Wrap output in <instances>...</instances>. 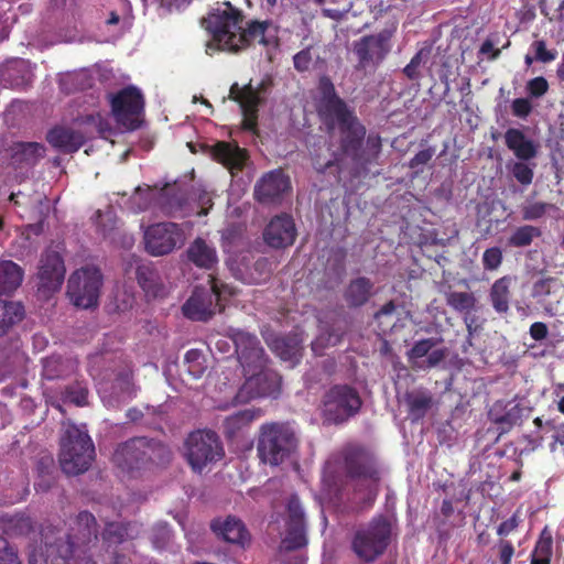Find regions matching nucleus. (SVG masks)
I'll use <instances>...</instances> for the list:
<instances>
[{
  "label": "nucleus",
  "mask_w": 564,
  "mask_h": 564,
  "mask_svg": "<svg viewBox=\"0 0 564 564\" xmlns=\"http://www.w3.org/2000/svg\"><path fill=\"white\" fill-rule=\"evenodd\" d=\"M242 13L224 2L214 9L203 24L213 34V41L206 45V53L212 55L215 51H228L237 53L252 43H259L268 48L278 45L275 35L268 34L270 24L268 22H252L247 29L241 28Z\"/></svg>",
  "instance_id": "f257e3e1"
},
{
  "label": "nucleus",
  "mask_w": 564,
  "mask_h": 564,
  "mask_svg": "<svg viewBox=\"0 0 564 564\" xmlns=\"http://www.w3.org/2000/svg\"><path fill=\"white\" fill-rule=\"evenodd\" d=\"M73 533L56 535L55 531L46 528L41 532L44 540L45 552L42 546L29 544L28 562L29 564H48L51 560H61L63 564H97L91 557H79L77 553L82 545H86L98 538L97 522L93 513L82 511L75 519Z\"/></svg>",
  "instance_id": "f03ea898"
},
{
  "label": "nucleus",
  "mask_w": 564,
  "mask_h": 564,
  "mask_svg": "<svg viewBox=\"0 0 564 564\" xmlns=\"http://www.w3.org/2000/svg\"><path fill=\"white\" fill-rule=\"evenodd\" d=\"M340 132V158L337 154L327 161H322L319 156L313 159V166L318 173L336 167L338 174L341 171L344 159H349L352 163L355 174L367 172L368 166L376 163L381 152V139L377 134H369L367 139L366 129L359 122H352L351 126L343 128Z\"/></svg>",
  "instance_id": "7ed1b4c3"
},
{
  "label": "nucleus",
  "mask_w": 564,
  "mask_h": 564,
  "mask_svg": "<svg viewBox=\"0 0 564 564\" xmlns=\"http://www.w3.org/2000/svg\"><path fill=\"white\" fill-rule=\"evenodd\" d=\"M173 457L171 448L155 438L133 437L118 445L113 453L115 464L123 471L165 467Z\"/></svg>",
  "instance_id": "20e7f679"
},
{
  "label": "nucleus",
  "mask_w": 564,
  "mask_h": 564,
  "mask_svg": "<svg viewBox=\"0 0 564 564\" xmlns=\"http://www.w3.org/2000/svg\"><path fill=\"white\" fill-rule=\"evenodd\" d=\"M95 458V446L86 426L72 423L63 425L59 437L58 462L66 475L76 476L87 471Z\"/></svg>",
  "instance_id": "39448f33"
},
{
  "label": "nucleus",
  "mask_w": 564,
  "mask_h": 564,
  "mask_svg": "<svg viewBox=\"0 0 564 564\" xmlns=\"http://www.w3.org/2000/svg\"><path fill=\"white\" fill-rule=\"evenodd\" d=\"M297 437L294 430L285 423L263 424L257 445L260 460L271 466H279L296 452Z\"/></svg>",
  "instance_id": "423d86ee"
},
{
  "label": "nucleus",
  "mask_w": 564,
  "mask_h": 564,
  "mask_svg": "<svg viewBox=\"0 0 564 564\" xmlns=\"http://www.w3.org/2000/svg\"><path fill=\"white\" fill-rule=\"evenodd\" d=\"M391 536V521L384 516H378L355 532L351 550L360 561L372 563L386 552Z\"/></svg>",
  "instance_id": "0eeeda50"
},
{
  "label": "nucleus",
  "mask_w": 564,
  "mask_h": 564,
  "mask_svg": "<svg viewBox=\"0 0 564 564\" xmlns=\"http://www.w3.org/2000/svg\"><path fill=\"white\" fill-rule=\"evenodd\" d=\"M347 480L351 481L359 490L369 494L388 490L384 471L376 458L361 448L349 451L345 456Z\"/></svg>",
  "instance_id": "6e6552de"
},
{
  "label": "nucleus",
  "mask_w": 564,
  "mask_h": 564,
  "mask_svg": "<svg viewBox=\"0 0 564 564\" xmlns=\"http://www.w3.org/2000/svg\"><path fill=\"white\" fill-rule=\"evenodd\" d=\"M184 456L194 471L202 473L223 459L225 451L217 433L212 430H197L186 437Z\"/></svg>",
  "instance_id": "1a4fd4ad"
},
{
  "label": "nucleus",
  "mask_w": 564,
  "mask_h": 564,
  "mask_svg": "<svg viewBox=\"0 0 564 564\" xmlns=\"http://www.w3.org/2000/svg\"><path fill=\"white\" fill-rule=\"evenodd\" d=\"M391 51V33L381 31L365 35L352 43L351 52L356 58L355 70L365 75L373 73Z\"/></svg>",
  "instance_id": "9d476101"
},
{
  "label": "nucleus",
  "mask_w": 564,
  "mask_h": 564,
  "mask_svg": "<svg viewBox=\"0 0 564 564\" xmlns=\"http://www.w3.org/2000/svg\"><path fill=\"white\" fill-rule=\"evenodd\" d=\"M102 274L93 265L83 267L73 272L67 282V295L70 302L82 308H90L97 305Z\"/></svg>",
  "instance_id": "9b49d317"
},
{
  "label": "nucleus",
  "mask_w": 564,
  "mask_h": 564,
  "mask_svg": "<svg viewBox=\"0 0 564 564\" xmlns=\"http://www.w3.org/2000/svg\"><path fill=\"white\" fill-rule=\"evenodd\" d=\"M228 334L235 344L236 354L245 376L250 371L263 370L267 367L268 356L256 335L235 328H230Z\"/></svg>",
  "instance_id": "f8f14e48"
},
{
  "label": "nucleus",
  "mask_w": 564,
  "mask_h": 564,
  "mask_svg": "<svg viewBox=\"0 0 564 564\" xmlns=\"http://www.w3.org/2000/svg\"><path fill=\"white\" fill-rule=\"evenodd\" d=\"M144 100L135 87H127L111 97V110L116 121L126 130H135L141 124Z\"/></svg>",
  "instance_id": "ddd939ff"
},
{
  "label": "nucleus",
  "mask_w": 564,
  "mask_h": 564,
  "mask_svg": "<svg viewBox=\"0 0 564 564\" xmlns=\"http://www.w3.org/2000/svg\"><path fill=\"white\" fill-rule=\"evenodd\" d=\"M361 406L358 392L348 386H336L325 395L324 414L327 420L340 423L355 415Z\"/></svg>",
  "instance_id": "4468645a"
},
{
  "label": "nucleus",
  "mask_w": 564,
  "mask_h": 564,
  "mask_svg": "<svg viewBox=\"0 0 564 564\" xmlns=\"http://www.w3.org/2000/svg\"><path fill=\"white\" fill-rule=\"evenodd\" d=\"M183 229L175 223H159L144 231L145 250L155 257L165 256L184 243Z\"/></svg>",
  "instance_id": "2eb2a0df"
},
{
  "label": "nucleus",
  "mask_w": 564,
  "mask_h": 564,
  "mask_svg": "<svg viewBox=\"0 0 564 564\" xmlns=\"http://www.w3.org/2000/svg\"><path fill=\"white\" fill-rule=\"evenodd\" d=\"M209 288L197 286L183 305V313L194 321H207L217 311H221V292L215 279L209 280Z\"/></svg>",
  "instance_id": "dca6fc26"
},
{
  "label": "nucleus",
  "mask_w": 564,
  "mask_h": 564,
  "mask_svg": "<svg viewBox=\"0 0 564 564\" xmlns=\"http://www.w3.org/2000/svg\"><path fill=\"white\" fill-rule=\"evenodd\" d=\"M280 386L281 377L267 367L263 370L250 371L235 397L236 403H247L260 397H275Z\"/></svg>",
  "instance_id": "f3484780"
},
{
  "label": "nucleus",
  "mask_w": 564,
  "mask_h": 564,
  "mask_svg": "<svg viewBox=\"0 0 564 564\" xmlns=\"http://www.w3.org/2000/svg\"><path fill=\"white\" fill-rule=\"evenodd\" d=\"M65 276L64 261L56 251L42 254L36 274V291L41 297H50L57 292Z\"/></svg>",
  "instance_id": "a211bd4d"
},
{
  "label": "nucleus",
  "mask_w": 564,
  "mask_h": 564,
  "mask_svg": "<svg viewBox=\"0 0 564 564\" xmlns=\"http://www.w3.org/2000/svg\"><path fill=\"white\" fill-rule=\"evenodd\" d=\"M469 498L470 496H449L443 500L441 510L434 518L440 539H447L453 529L465 523V509L469 503Z\"/></svg>",
  "instance_id": "6ab92c4d"
},
{
  "label": "nucleus",
  "mask_w": 564,
  "mask_h": 564,
  "mask_svg": "<svg viewBox=\"0 0 564 564\" xmlns=\"http://www.w3.org/2000/svg\"><path fill=\"white\" fill-rule=\"evenodd\" d=\"M307 545L304 510L297 496H291L288 502L286 534L280 546L283 550H299Z\"/></svg>",
  "instance_id": "aec40b11"
},
{
  "label": "nucleus",
  "mask_w": 564,
  "mask_h": 564,
  "mask_svg": "<svg viewBox=\"0 0 564 564\" xmlns=\"http://www.w3.org/2000/svg\"><path fill=\"white\" fill-rule=\"evenodd\" d=\"M442 341V338H425L416 341L408 351V358L412 367L426 369L440 365L447 356V348H433Z\"/></svg>",
  "instance_id": "412c9836"
},
{
  "label": "nucleus",
  "mask_w": 564,
  "mask_h": 564,
  "mask_svg": "<svg viewBox=\"0 0 564 564\" xmlns=\"http://www.w3.org/2000/svg\"><path fill=\"white\" fill-rule=\"evenodd\" d=\"M290 188L289 177L275 170L263 175L254 186V196L262 204H273Z\"/></svg>",
  "instance_id": "4be33fe9"
},
{
  "label": "nucleus",
  "mask_w": 564,
  "mask_h": 564,
  "mask_svg": "<svg viewBox=\"0 0 564 564\" xmlns=\"http://www.w3.org/2000/svg\"><path fill=\"white\" fill-rule=\"evenodd\" d=\"M265 242L272 248L291 246L296 237V229L292 217L276 216L267 226L263 234Z\"/></svg>",
  "instance_id": "5701e85b"
},
{
  "label": "nucleus",
  "mask_w": 564,
  "mask_h": 564,
  "mask_svg": "<svg viewBox=\"0 0 564 564\" xmlns=\"http://www.w3.org/2000/svg\"><path fill=\"white\" fill-rule=\"evenodd\" d=\"M270 349L283 361L296 365L303 351V337L300 333H291L285 336H270L267 338Z\"/></svg>",
  "instance_id": "b1692460"
},
{
  "label": "nucleus",
  "mask_w": 564,
  "mask_h": 564,
  "mask_svg": "<svg viewBox=\"0 0 564 564\" xmlns=\"http://www.w3.org/2000/svg\"><path fill=\"white\" fill-rule=\"evenodd\" d=\"M505 143L518 160L532 161L539 154L540 144L525 135L519 128H509L505 132Z\"/></svg>",
  "instance_id": "393cba45"
},
{
  "label": "nucleus",
  "mask_w": 564,
  "mask_h": 564,
  "mask_svg": "<svg viewBox=\"0 0 564 564\" xmlns=\"http://www.w3.org/2000/svg\"><path fill=\"white\" fill-rule=\"evenodd\" d=\"M319 113L329 131L335 128L341 130L351 126L352 122L359 121L343 99L333 100L330 104H322Z\"/></svg>",
  "instance_id": "a878e982"
},
{
  "label": "nucleus",
  "mask_w": 564,
  "mask_h": 564,
  "mask_svg": "<svg viewBox=\"0 0 564 564\" xmlns=\"http://www.w3.org/2000/svg\"><path fill=\"white\" fill-rule=\"evenodd\" d=\"M11 164L15 167H31L45 156V147L37 142H18L10 147Z\"/></svg>",
  "instance_id": "bb28decb"
},
{
  "label": "nucleus",
  "mask_w": 564,
  "mask_h": 564,
  "mask_svg": "<svg viewBox=\"0 0 564 564\" xmlns=\"http://www.w3.org/2000/svg\"><path fill=\"white\" fill-rule=\"evenodd\" d=\"M325 54V47L310 45L293 56L294 68L299 73H305L311 69L324 73L327 68V58Z\"/></svg>",
  "instance_id": "cd10ccee"
},
{
  "label": "nucleus",
  "mask_w": 564,
  "mask_h": 564,
  "mask_svg": "<svg viewBox=\"0 0 564 564\" xmlns=\"http://www.w3.org/2000/svg\"><path fill=\"white\" fill-rule=\"evenodd\" d=\"M46 139L52 147L65 153L76 152L86 140L85 135L80 131L68 127L53 128L47 133Z\"/></svg>",
  "instance_id": "c85d7f7f"
},
{
  "label": "nucleus",
  "mask_w": 564,
  "mask_h": 564,
  "mask_svg": "<svg viewBox=\"0 0 564 564\" xmlns=\"http://www.w3.org/2000/svg\"><path fill=\"white\" fill-rule=\"evenodd\" d=\"M32 74L24 59H12L0 65V83L14 88L25 87L31 82Z\"/></svg>",
  "instance_id": "c756f323"
},
{
  "label": "nucleus",
  "mask_w": 564,
  "mask_h": 564,
  "mask_svg": "<svg viewBox=\"0 0 564 564\" xmlns=\"http://www.w3.org/2000/svg\"><path fill=\"white\" fill-rule=\"evenodd\" d=\"M373 282L366 276H358L350 280L344 291V300L349 307H360L365 305L375 294Z\"/></svg>",
  "instance_id": "7c9ffc66"
},
{
  "label": "nucleus",
  "mask_w": 564,
  "mask_h": 564,
  "mask_svg": "<svg viewBox=\"0 0 564 564\" xmlns=\"http://www.w3.org/2000/svg\"><path fill=\"white\" fill-rule=\"evenodd\" d=\"M403 402L406 405L410 419L412 421H419L431 410L434 400L429 390L420 388L408 391L403 395Z\"/></svg>",
  "instance_id": "2f4dec72"
},
{
  "label": "nucleus",
  "mask_w": 564,
  "mask_h": 564,
  "mask_svg": "<svg viewBox=\"0 0 564 564\" xmlns=\"http://www.w3.org/2000/svg\"><path fill=\"white\" fill-rule=\"evenodd\" d=\"M525 409L514 401H497L489 411V416L496 424L510 429L518 424Z\"/></svg>",
  "instance_id": "473e14b6"
},
{
  "label": "nucleus",
  "mask_w": 564,
  "mask_h": 564,
  "mask_svg": "<svg viewBox=\"0 0 564 564\" xmlns=\"http://www.w3.org/2000/svg\"><path fill=\"white\" fill-rule=\"evenodd\" d=\"M212 529L223 539L230 543L245 544L250 540L248 530L243 522L235 517H228L224 522L214 520Z\"/></svg>",
  "instance_id": "72a5a7b5"
},
{
  "label": "nucleus",
  "mask_w": 564,
  "mask_h": 564,
  "mask_svg": "<svg viewBox=\"0 0 564 564\" xmlns=\"http://www.w3.org/2000/svg\"><path fill=\"white\" fill-rule=\"evenodd\" d=\"M212 154L216 161L224 164L231 172L240 170L247 160V152L243 149L228 142H217Z\"/></svg>",
  "instance_id": "f704fd0d"
},
{
  "label": "nucleus",
  "mask_w": 564,
  "mask_h": 564,
  "mask_svg": "<svg viewBox=\"0 0 564 564\" xmlns=\"http://www.w3.org/2000/svg\"><path fill=\"white\" fill-rule=\"evenodd\" d=\"M186 252L188 260L203 269L210 270L218 262L215 247L203 238H196Z\"/></svg>",
  "instance_id": "c9c22d12"
},
{
  "label": "nucleus",
  "mask_w": 564,
  "mask_h": 564,
  "mask_svg": "<svg viewBox=\"0 0 564 564\" xmlns=\"http://www.w3.org/2000/svg\"><path fill=\"white\" fill-rule=\"evenodd\" d=\"M260 414V410L246 409L227 416L223 424L225 436L229 440L242 436Z\"/></svg>",
  "instance_id": "e433bc0d"
},
{
  "label": "nucleus",
  "mask_w": 564,
  "mask_h": 564,
  "mask_svg": "<svg viewBox=\"0 0 564 564\" xmlns=\"http://www.w3.org/2000/svg\"><path fill=\"white\" fill-rule=\"evenodd\" d=\"M240 102V107L245 115L243 127L247 130H253L256 126L257 111L259 105L262 102L258 89L253 88L251 84L243 88L239 96L235 97Z\"/></svg>",
  "instance_id": "4c0bfd02"
},
{
  "label": "nucleus",
  "mask_w": 564,
  "mask_h": 564,
  "mask_svg": "<svg viewBox=\"0 0 564 564\" xmlns=\"http://www.w3.org/2000/svg\"><path fill=\"white\" fill-rule=\"evenodd\" d=\"M139 285L149 296H163L164 285L159 272L150 263H141L135 271Z\"/></svg>",
  "instance_id": "58836bf2"
},
{
  "label": "nucleus",
  "mask_w": 564,
  "mask_h": 564,
  "mask_svg": "<svg viewBox=\"0 0 564 564\" xmlns=\"http://www.w3.org/2000/svg\"><path fill=\"white\" fill-rule=\"evenodd\" d=\"M513 278L502 276L494 282L490 288L489 299L494 310L499 314L509 312V302L511 299V285Z\"/></svg>",
  "instance_id": "ea45409f"
},
{
  "label": "nucleus",
  "mask_w": 564,
  "mask_h": 564,
  "mask_svg": "<svg viewBox=\"0 0 564 564\" xmlns=\"http://www.w3.org/2000/svg\"><path fill=\"white\" fill-rule=\"evenodd\" d=\"M76 370V362L70 358L53 355L43 360L42 376L47 380L69 376Z\"/></svg>",
  "instance_id": "a19ab883"
},
{
  "label": "nucleus",
  "mask_w": 564,
  "mask_h": 564,
  "mask_svg": "<svg viewBox=\"0 0 564 564\" xmlns=\"http://www.w3.org/2000/svg\"><path fill=\"white\" fill-rule=\"evenodd\" d=\"M23 270L11 260L0 261V294H10L22 283Z\"/></svg>",
  "instance_id": "79ce46f5"
},
{
  "label": "nucleus",
  "mask_w": 564,
  "mask_h": 564,
  "mask_svg": "<svg viewBox=\"0 0 564 564\" xmlns=\"http://www.w3.org/2000/svg\"><path fill=\"white\" fill-rule=\"evenodd\" d=\"M158 200L167 214L181 212L186 204V197L176 186H165L158 192Z\"/></svg>",
  "instance_id": "37998d69"
},
{
  "label": "nucleus",
  "mask_w": 564,
  "mask_h": 564,
  "mask_svg": "<svg viewBox=\"0 0 564 564\" xmlns=\"http://www.w3.org/2000/svg\"><path fill=\"white\" fill-rule=\"evenodd\" d=\"M23 317V307L17 302L0 300V337L20 322Z\"/></svg>",
  "instance_id": "c03bdc74"
},
{
  "label": "nucleus",
  "mask_w": 564,
  "mask_h": 564,
  "mask_svg": "<svg viewBox=\"0 0 564 564\" xmlns=\"http://www.w3.org/2000/svg\"><path fill=\"white\" fill-rule=\"evenodd\" d=\"M541 230L532 225H523L513 230L508 238V245L516 248L528 247L535 238L541 236Z\"/></svg>",
  "instance_id": "a18cd8bd"
},
{
  "label": "nucleus",
  "mask_w": 564,
  "mask_h": 564,
  "mask_svg": "<svg viewBox=\"0 0 564 564\" xmlns=\"http://www.w3.org/2000/svg\"><path fill=\"white\" fill-rule=\"evenodd\" d=\"M90 86V77L84 70L67 73L59 77V87L63 91L70 94Z\"/></svg>",
  "instance_id": "49530a36"
},
{
  "label": "nucleus",
  "mask_w": 564,
  "mask_h": 564,
  "mask_svg": "<svg viewBox=\"0 0 564 564\" xmlns=\"http://www.w3.org/2000/svg\"><path fill=\"white\" fill-rule=\"evenodd\" d=\"M130 523L122 522H110L107 523L106 528L102 531V539L105 542L109 544H120L126 541L128 538H131L129 534Z\"/></svg>",
  "instance_id": "de8ad7c7"
},
{
  "label": "nucleus",
  "mask_w": 564,
  "mask_h": 564,
  "mask_svg": "<svg viewBox=\"0 0 564 564\" xmlns=\"http://www.w3.org/2000/svg\"><path fill=\"white\" fill-rule=\"evenodd\" d=\"M446 303L457 312L469 313L475 307L476 297L473 293L454 291L446 293Z\"/></svg>",
  "instance_id": "09e8293b"
},
{
  "label": "nucleus",
  "mask_w": 564,
  "mask_h": 564,
  "mask_svg": "<svg viewBox=\"0 0 564 564\" xmlns=\"http://www.w3.org/2000/svg\"><path fill=\"white\" fill-rule=\"evenodd\" d=\"M534 163L530 161L518 160L508 164V169L513 177L523 186H528L532 183L534 176Z\"/></svg>",
  "instance_id": "8fccbe9b"
},
{
  "label": "nucleus",
  "mask_w": 564,
  "mask_h": 564,
  "mask_svg": "<svg viewBox=\"0 0 564 564\" xmlns=\"http://www.w3.org/2000/svg\"><path fill=\"white\" fill-rule=\"evenodd\" d=\"M88 388L82 382H74L65 387L63 391L64 401L74 403L78 406L87 404Z\"/></svg>",
  "instance_id": "3c124183"
},
{
  "label": "nucleus",
  "mask_w": 564,
  "mask_h": 564,
  "mask_svg": "<svg viewBox=\"0 0 564 564\" xmlns=\"http://www.w3.org/2000/svg\"><path fill=\"white\" fill-rule=\"evenodd\" d=\"M552 538L541 536L531 554V564H551Z\"/></svg>",
  "instance_id": "603ef678"
},
{
  "label": "nucleus",
  "mask_w": 564,
  "mask_h": 564,
  "mask_svg": "<svg viewBox=\"0 0 564 564\" xmlns=\"http://www.w3.org/2000/svg\"><path fill=\"white\" fill-rule=\"evenodd\" d=\"M158 199V192L150 187H137L131 197V209L135 213L145 210L153 199Z\"/></svg>",
  "instance_id": "864d4df0"
},
{
  "label": "nucleus",
  "mask_w": 564,
  "mask_h": 564,
  "mask_svg": "<svg viewBox=\"0 0 564 564\" xmlns=\"http://www.w3.org/2000/svg\"><path fill=\"white\" fill-rule=\"evenodd\" d=\"M8 531L17 535H36L34 523L30 517L17 516L9 521Z\"/></svg>",
  "instance_id": "5fc2aeb1"
},
{
  "label": "nucleus",
  "mask_w": 564,
  "mask_h": 564,
  "mask_svg": "<svg viewBox=\"0 0 564 564\" xmlns=\"http://www.w3.org/2000/svg\"><path fill=\"white\" fill-rule=\"evenodd\" d=\"M552 205L543 202H531L525 200V203L521 206V214L523 220H536L543 217L546 210Z\"/></svg>",
  "instance_id": "6e6d98bb"
},
{
  "label": "nucleus",
  "mask_w": 564,
  "mask_h": 564,
  "mask_svg": "<svg viewBox=\"0 0 564 564\" xmlns=\"http://www.w3.org/2000/svg\"><path fill=\"white\" fill-rule=\"evenodd\" d=\"M557 281L554 278H545L540 279L534 282L532 288V296L538 300V302L542 303L550 296L553 292L554 285Z\"/></svg>",
  "instance_id": "4d7b16f0"
},
{
  "label": "nucleus",
  "mask_w": 564,
  "mask_h": 564,
  "mask_svg": "<svg viewBox=\"0 0 564 564\" xmlns=\"http://www.w3.org/2000/svg\"><path fill=\"white\" fill-rule=\"evenodd\" d=\"M397 313V305L393 301L386 303L379 311L373 314V319L379 324L382 330L391 324L392 317Z\"/></svg>",
  "instance_id": "13d9d810"
},
{
  "label": "nucleus",
  "mask_w": 564,
  "mask_h": 564,
  "mask_svg": "<svg viewBox=\"0 0 564 564\" xmlns=\"http://www.w3.org/2000/svg\"><path fill=\"white\" fill-rule=\"evenodd\" d=\"M522 521H523V519H522L521 507H519L509 519L502 521L498 525L497 534L501 538L509 535L511 532H513L520 525V523Z\"/></svg>",
  "instance_id": "bf43d9fd"
},
{
  "label": "nucleus",
  "mask_w": 564,
  "mask_h": 564,
  "mask_svg": "<svg viewBox=\"0 0 564 564\" xmlns=\"http://www.w3.org/2000/svg\"><path fill=\"white\" fill-rule=\"evenodd\" d=\"M502 262V251L498 247L488 248L482 254V265L486 270H497Z\"/></svg>",
  "instance_id": "052dcab7"
},
{
  "label": "nucleus",
  "mask_w": 564,
  "mask_h": 564,
  "mask_svg": "<svg viewBox=\"0 0 564 564\" xmlns=\"http://www.w3.org/2000/svg\"><path fill=\"white\" fill-rule=\"evenodd\" d=\"M0 564H21L18 551L0 535Z\"/></svg>",
  "instance_id": "680f3d73"
},
{
  "label": "nucleus",
  "mask_w": 564,
  "mask_h": 564,
  "mask_svg": "<svg viewBox=\"0 0 564 564\" xmlns=\"http://www.w3.org/2000/svg\"><path fill=\"white\" fill-rule=\"evenodd\" d=\"M429 53L420 50L404 67L403 73L409 79H416L419 77V67L426 62Z\"/></svg>",
  "instance_id": "e2e57ef3"
},
{
  "label": "nucleus",
  "mask_w": 564,
  "mask_h": 564,
  "mask_svg": "<svg viewBox=\"0 0 564 564\" xmlns=\"http://www.w3.org/2000/svg\"><path fill=\"white\" fill-rule=\"evenodd\" d=\"M319 90L322 94L321 105L322 104H330V101H335L336 99H341L335 90V86L332 83L330 78L327 76H322L319 79Z\"/></svg>",
  "instance_id": "0e129e2a"
},
{
  "label": "nucleus",
  "mask_w": 564,
  "mask_h": 564,
  "mask_svg": "<svg viewBox=\"0 0 564 564\" xmlns=\"http://www.w3.org/2000/svg\"><path fill=\"white\" fill-rule=\"evenodd\" d=\"M340 341V335L335 333H326L319 335L314 341H312V349L316 354H319L327 346H335Z\"/></svg>",
  "instance_id": "69168bd1"
},
{
  "label": "nucleus",
  "mask_w": 564,
  "mask_h": 564,
  "mask_svg": "<svg viewBox=\"0 0 564 564\" xmlns=\"http://www.w3.org/2000/svg\"><path fill=\"white\" fill-rule=\"evenodd\" d=\"M533 110L529 98H516L511 104L512 115L520 119H527Z\"/></svg>",
  "instance_id": "338daca9"
},
{
  "label": "nucleus",
  "mask_w": 564,
  "mask_h": 564,
  "mask_svg": "<svg viewBox=\"0 0 564 564\" xmlns=\"http://www.w3.org/2000/svg\"><path fill=\"white\" fill-rule=\"evenodd\" d=\"M171 539V531L165 525H160L153 529L151 534V542L158 550L166 547Z\"/></svg>",
  "instance_id": "774afa93"
}]
</instances>
